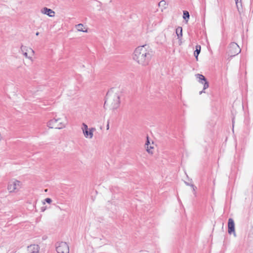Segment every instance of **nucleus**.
<instances>
[{
  "mask_svg": "<svg viewBox=\"0 0 253 253\" xmlns=\"http://www.w3.org/2000/svg\"><path fill=\"white\" fill-rule=\"evenodd\" d=\"M195 76L198 79V82L204 85V90H205L209 87V83L207 82L206 78L203 75L197 74L195 75Z\"/></svg>",
  "mask_w": 253,
  "mask_h": 253,
  "instance_id": "obj_7",
  "label": "nucleus"
},
{
  "mask_svg": "<svg viewBox=\"0 0 253 253\" xmlns=\"http://www.w3.org/2000/svg\"><path fill=\"white\" fill-rule=\"evenodd\" d=\"M40 247L38 245H31L28 247L29 253H39Z\"/></svg>",
  "mask_w": 253,
  "mask_h": 253,
  "instance_id": "obj_10",
  "label": "nucleus"
},
{
  "mask_svg": "<svg viewBox=\"0 0 253 253\" xmlns=\"http://www.w3.org/2000/svg\"><path fill=\"white\" fill-rule=\"evenodd\" d=\"M39 35V33L38 32L36 33V36H38Z\"/></svg>",
  "mask_w": 253,
  "mask_h": 253,
  "instance_id": "obj_27",
  "label": "nucleus"
},
{
  "mask_svg": "<svg viewBox=\"0 0 253 253\" xmlns=\"http://www.w3.org/2000/svg\"><path fill=\"white\" fill-rule=\"evenodd\" d=\"M42 211H43L45 210V209H42Z\"/></svg>",
  "mask_w": 253,
  "mask_h": 253,
  "instance_id": "obj_28",
  "label": "nucleus"
},
{
  "mask_svg": "<svg viewBox=\"0 0 253 253\" xmlns=\"http://www.w3.org/2000/svg\"><path fill=\"white\" fill-rule=\"evenodd\" d=\"M24 56L27 58L31 59L32 58V55L30 54H29V52L28 51L24 52V53H22Z\"/></svg>",
  "mask_w": 253,
  "mask_h": 253,
  "instance_id": "obj_19",
  "label": "nucleus"
},
{
  "mask_svg": "<svg viewBox=\"0 0 253 253\" xmlns=\"http://www.w3.org/2000/svg\"><path fill=\"white\" fill-rule=\"evenodd\" d=\"M67 123L60 118H55L49 121L47 126L50 128L62 129L66 127Z\"/></svg>",
  "mask_w": 253,
  "mask_h": 253,
  "instance_id": "obj_3",
  "label": "nucleus"
},
{
  "mask_svg": "<svg viewBox=\"0 0 253 253\" xmlns=\"http://www.w3.org/2000/svg\"><path fill=\"white\" fill-rule=\"evenodd\" d=\"M201 51V46L200 45H197L196 46V50L194 51V56H195L197 60H198V56Z\"/></svg>",
  "mask_w": 253,
  "mask_h": 253,
  "instance_id": "obj_15",
  "label": "nucleus"
},
{
  "mask_svg": "<svg viewBox=\"0 0 253 253\" xmlns=\"http://www.w3.org/2000/svg\"><path fill=\"white\" fill-rule=\"evenodd\" d=\"M152 56V51L146 45L139 46L135 48L132 55L133 59L142 66L149 64Z\"/></svg>",
  "mask_w": 253,
  "mask_h": 253,
  "instance_id": "obj_1",
  "label": "nucleus"
},
{
  "mask_svg": "<svg viewBox=\"0 0 253 253\" xmlns=\"http://www.w3.org/2000/svg\"><path fill=\"white\" fill-rule=\"evenodd\" d=\"M190 185L193 188V191H195V189L196 188V187L195 186H194V185H193V184H191Z\"/></svg>",
  "mask_w": 253,
  "mask_h": 253,
  "instance_id": "obj_24",
  "label": "nucleus"
},
{
  "mask_svg": "<svg viewBox=\"0 0 253 253\" xmlns=\"http://www.w3.org/2000/svg\"><path fill=\"white\" fill-rule=\"evenodd\" d=\"M235 1H236V5H237V7L238 8V11H240V6H241L242 5H241V1H239L240 0H235Z\"/></svg>",
  "mask_w": 253,
  "mask_h": 253,
  "instance_id": "obj_20",
  "label": "nucleus"
},
{
  "mask_svg": "<svg viewBox=\"0 0 253 253\" xmlns=\"http://www.w3.org/2000/svg\"><path fill=\"white\" fill-rule=\"evenodd\" d=\"M153 142H152V144L149 145L148 146H147L146 147V151L150 154H153V149H154V147L153 146Z\"/></svg>",
  "mask_w": 253,
  "mask_h": 253,
  "instance_id": "obj_16",
  "label": "nucleus"
},
{
  "mask_svg": "<svg viewBox=\"0 0 253 253\" xmlns=\"http://www.w3.org/2000/svg\"><path fill=\"white\" fill-rule=\"evenodd\" d=\"M44 201H45L46 203H48V204L51 203V202H52L51 199L50 198H46V199L44 200Z\"/></svg>",
  "mask_w": 253,
  "mask_h": 253,
  "instance_id": "obj_23",
  "label": "nucleus"
},
{
  "mask_svg": "<svg viewBox=\"0 0 253 253\" xmlns=\"http://www.w3.org/2000/svg\"><path fill=\"white\" fill-rule=\"evenodd\" d=\"M95 130V128L94 127L90 128L87 131H85L83 133L84 137L86 138L91 139L93 136V132Z\"/></svg>",
  "mask_w": 253,
  "mask_h": 253,
  "instance_id": "obj_11",
  "label": "nucleus"
},
{
  "mask_svg": "<svg viewBox=\"0 0 253 253\" xmlns=\"http://www.w3.org/2000/svg\"><path fill=\"white\" fill-rule=\"evenodd\" d=\"M41 11L42 14H46L50 17H54L55 15V12L53 10L45 7L42 8Z\"/></svg>",
  "mask_w": 253,
  "mask_h": 253,
  "instance_id": "obj_9",
  "label": "nucleus"
},
{
  "mask_svg": "<svg viewBox=\"0 0 253 253\" xmlns=\"http://www.w3.org/2000/svg\"><path fill=\"white\" fill-rule=\"evenodd\" d=\"M109 128V123H108V124L107 125V129H108Z\"/></svg>",
  "mask_w": 253,
  "mask_h": 253,
  "instance_id": "obj_25",
  "label": "nucleus"
},
{
  "mask_svg": "<svg viewBox=\"0 0 253 253\" xmlns=\"http://www.w3.org/2000/svg\"><path fill=\"white\" fill-rule=\"evenodd\" d=\"M76 27L78 31L80 32H87V29H85V27H84L83 24H79L76 26Z\"/></svg>",
  "mask_w": 253,
  "mask_h": 253,
  "instance_id": "obj_14",
  "label": "nucleus"
},
{
  "mask_svg": "<svg viewBox=\"0 0 253 253\" xmlns=\"http://www.w3.org/2000/svg\"><path fill=\"white\" fill-rule=\"evenodd\" d=\"M189 16H190L189 13L187 11H183V18L186 21V22H188V19L189 18Z\"/></svg>",
  "mask_w": 253,
  "mask_h": 253,
  "instance_id": "obj_17",
  "label": "nucleus"
},
{
  "mask_svg": "<svg viewBox=\"0 0 253 253\" xmlns=\"http://www.w3.org/2000/svg\"><path fill=\"white\" fill-rule=\"evenodd\" d=\"M228 233L231 234L233 233L234 237L236 236L235 231V224L234 220L232 218H229L228 222Z\"/></svg>",
  "mask_w": 253,
  "mask_h": 253,
  "instance_id": "obj_8",
  "label": "nucleus"
},
{
  "mask_svg": "<svg viewBox=\"0 0 253 253\" xmlns=\"http://www.w3.org/2000/svg\"><path fill=\"white\" fill-rule=\"evenodd\" d=\"M21 51L22 53H24V52L28 51L29 54L31 53L32 55H33L34 53V51L32 48L24 46L23 45L21 46Z\"/></svg>",
  "mask_w": 253,
  "mask_h": 253,
  "instance_id": "obj_13",
  "label": "nucleus"
},
{
  "mask_svg": "<svg viewBox=\"0 0 253 253\" xmlns=\"http://www.w3.org/2000/svg\"><path fill=\"white\" fill-rule=\"evenodd\" d=\"M175 33L177 36L178 39L179 40V44L180 45L182 43L181 37L182 36V29L181 27H178L176 28Z\"/></svg>",
  "mask_w": 253,
  "mask_h": 253,
  "instance_id": "obj_12",
  "label": "nucleus"
},
{
  "mask_svg": "<svg viewBox=\"0 0 253 253\" xmlns=\"http://www.w3.org/2000/svg\"><path fill=\"white\" fill-rule=\"evenodd\" d=\"M89 128H88V126H87L84 124V123H83L82 124V129L83 130V132H84L85 131H87V130Z\"/></svg>",
  "mask_w": 253,
  "mask_h": 253,
  "instance_id": "obj_18",
  "label": "nucleus"
},
{
  "mask_svg": "<svg viewBox=\"0 0 253 253\" xmlns=\"http://www.w3.org/2000/svg\"><path fill=\"white\" fill-rule=\"evenodd\" d=\"M56 249L58 253H69V248L66 242L57 243L56 245Z\"/></svg>",
  "mask_w": 253,
  "mask_h": 253,
  "instance_id": "obj_5",
  "label": "nucleus"
},
{
  "mask_svg": "<svg viewBox=\"0 0 253 253\" xmlns=\"http://www.w3.org/2000/svg\"><path fill=\"white\" fill-rule=\"evenodd\" d=\"M20 188V182L16 180L10 181L7 186V190L10 193L16 192Z\"/></svg>",
  "mask_w": 253,
  "mask_h": 253,
  "instance_id": "obj_4",
  "label": "nucleus"
},
{
  "mask_svg": "<svg viewBox=\"0 0 253 253\" xmlns=\"http://www.w3.org/2000/svg\"><path fill=\"white\" fill-rule=\"evenodd\" d=\"M120 95L118 92H114L113 89L109 90L106 94L104 106H109L112 109H117L120 105Z\"/></svg>",
  "mask_w": 253,
  "mask_h": 253,
  "instance_id": "obj_2",
  "label": "nucleus"
},
{
  "mask_svg": "<svg viewBox=\"0 0 253 253\" xmlns=\"http://www.w3.org/2000/svg\"><path fill=\"white\" fill-rule=\"evenodd\" d=\"M203 92H205L204 90L200 92V94H201Z\"/></svg>",
  "mask_w": 253,
  "mask_h": 253,
  "instance_id": "obj_26",
  "label": "nucleus"
},
{
  "mask_svg": "<svg viewBox=\"0 0 253 253\" xmlns=\"http://www.w3.org/2000/svg\"><path fill=\"white\" fill-rule=\"evenodd\" d=\"M165 5H166V1L165 0L161 1L158 4V5L159 7L164 6Z\"/></svg>",
  "mask_w": 253,
  "mask_h": 253,
  "instance_id": "obj_21",
  "label": "nucleus"
},
{
  "mask_svg": "<svg viewBox=\"0 0 253 253\" xmlns=\"http://www.w3.org/2000/svg\"><path fill=\"white\" fill-rule=\"evenodd\" d=\"M150 141L149 140V137L148 136H147V141L145 143V148L147 147V146H148L149 145H150Z\"/></svg>",
  "mask_w": 253,
  "mask_h": 253,
  "instance_id": "obj_22",
  "label": "nucleus"
},
{
  "mask_svg": "<svg viewBox=\"0 0 253 253\" xmlns=\"http://www.w3.org/2000/svg\"><path fill=\"white\" fill-rule=\"evenodd\" d=\"M241 50L239 46L235 42L230 43L229 47V54L231 56H234L239 53Z\"/></svg>",
  "mask_w": 253,
  "mask_h": 253,
  "instance_id": "obj_6",
  "label": "nucleus"
}]
</instances>
